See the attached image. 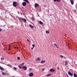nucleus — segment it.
I'll list each match as a JSON object with an SVG mask.
<instances>
[{"instance_id": "obj_3", "label": "nucleus", "mask_w": 77, "mask_h": 77, "mask_svg": "<svg viewBox=\"0 0 77 77\" xmlns=\"http://www.w3.org/2000/svg\"><path fill=\"white\" fill-rule=\"evenodd\" d=\"M26 4L27 3L26 2H23L22 3V5L23 6H26Z\"/></svg>"}, {"instance_id": "obj_19", "label": "nucleus", "mask_w": 77, "mask_h": 77, "mask_svg": "<svg viewBox=\"0 0 77 77\" xmlns=\"http://www.w3.org/2000/svg\"><path fill=\"white\" fill-rule=\"evenodd\" d=\"M8 49L9 50H11V45H9Z\"/></svg>"}, {"instance_id": "obj_5", "label": "nucleus", "mask_w": 77, "mask_h": 77, "mask_svg": "<svg viewBox=\"0 0 77 77\" xmlns=\"http://www.w3.org/2000/svg\"><path fill=\"white\" fill-rule=\"evenodd\" d=\"M50 72H54V71H55V69H53L52 68L50 69Z\"/></svg>"}, {"instance_id": "obj_39", "label": "nucleus", "mask_w": 77, "mask_h": 77, "mask_svg": "<svg viewBox=\"0 0 77 77\" xmlns=\"http://www.w3.org/2000/svg\"><path fill=\"white\" fill-rule=\"evenodd\" d=\"M14 48H17V47H14Z\"/></svg>"}, {"instance_id": "obj_22", "label": "nucleus", "mask_w": 77, "mask_h": 77, "mask_svg": "<svg viewBox=\"0 0 77 77\" xmlns=\"http://www.w3.org/2000/svg\"><path fill=\"white\" fill-rule=\"evenodd\" d=\"M2 74L3 75H6V73L4 72H2Z\"/></svg>"}, {"instance_id": "obj_34", "label": "nucleus", "mask_w": 77, "mask_h": 77, "mask_svg": "<svg viewBox=\"0 0 77 77\" xmlns=\"http://www.w3.org/2000/svg\"><path fill=\"white\" fill-rule=\"evenodd\" d=\"M66 75L67 76V77H69V76H68V74H66Z\"/></svg>"}, {"instance_id": "obj_29", "label": "nucleus", "mask_w": 77, "mask_h": 77, "mask_svg": "<svg viewBox=\"0 0 77 77\" xmlns=\"http://www.w3.org/2000/svg\"><path fill=\"white\" fill-rule=\"evenodd\" d=\"M17 59L18 60H20V58L19 57H17Z\"/></svg>"}, {"instance_id": "obj_30", "label": "nucleus", "mask_w": 77, "mask_h": 77, "mask_svg": "<svg viewBox=\"0 0 77 77\" xmlns=\"http://www.w3.org/2000/svg\"><path fill=\"white\" fill-rule=\"evenodd\" d=\"M21 65H20V66H19V67L20 69L22 68V67H21Z\"/></svg>"}, {"instance_id": "obj_25", "label": "nucleus", "mask_w": 77, "mask_h": 77, "mask_svg": "<svg viewBox=\"0 0 77 77\" xmlns=\"http://www.w3.org/2000/svg\"><path fill=\"white\" fill-rule=\"evenodd\" d=\"M13 69H14V70H17V68H16V67H14L13 68Z\"/></svg>"}, {"instance_id": "obj_12", "label": "nucleus", "mask_w": 77, "mask_h": 77, "mask_svg": "<svg viewBox=\"0 0 77 77\" xmlns=\"http://www.w3.org/2000/svg\"><path fill=\"white\" fill-rule=\"evenodd\" d=\"M70 2L72 5H74V1L73 0H70Z\"/></svg>"}, {"instance_id": "obj_10", "label": "nucleus", "mask_w": 77, "mask_h": 77, "mask_svg": "<svg viewBox=\"0 0 77 77\" xmlns=\"http://www.w3.org/2000/svg\"><path fill=\"white\" fill-rule=\"evenodd\" d=\"M29 26L30 28H34V26H32L31 24H29Z\"/></svg>"}, {"instance_id": "obj_33", "label": "nucleus", "mask_w": 77, "mask_h": 77, "mask_svg": "<svg viewBox=\"0 0 77 77\" xmlns=\"http://www.w3.org/2000/svg\"><path fill=\"white\" fill-rule=\"evenodd\" d=\"M42 71H44V70H45V69H44V68H43L42 69Z\"/></svg>"}, {"instance_id": "obj_21", "label": "nucleus", "mask_w": 77, "mask_h": 77, "mask_svg": "<svg viewBox=\"0 0 77 77\" xmlns=\"http://www.w3.org/2000/svg\"><path fill=\"white\" fill-rule=\"evenodd\" d=\"M54 45H55V46H56V47H57V48H58V46H57V45L54 43Z\"/></svg>"}, {"instance_id": "obj_18", "label": "nucleus", "mask_w": 77, "mask_h": 77, "mask_svg": "<svg viewBox=\"0 0 77 77\" xmlns=\"http://www.w3.org/2000/svg\"><path fill=\"white\" fill-rule=\"evenodd\" d=\"M32 47H33L32 48H31V50H33V48H34V47H35V45H34V44L32 45Z\"/></svg>"}, {"instance_id": "obj_35", "label": "nucleus", "mask_w": 77, "mask_h": 77, "mask_svg": "<svg viewBox=\"0 0 77 77\" xmlns=\"http://www.w3.org/2000/svg\"><path fill=\"white\" fill-rule=\"evenodd\" d=\"M2 29L1 28H0V32H2Z\"/></svg>"}, {"instance_id": "obj_6", "label": "nucleus", "mask_w": 77, "mask_h": 77, "mask_svg": "<svg viewBox=\"0 0 77 77\" xmlns=\"http://www.w3.org/2000/svg\"><path fill=\"white\" fill-rule=\"evenodd\" d=\"M22 68L24 70H27V67H26V66H23Z\"/></svg>"}, {"instance_id": "obj_41", "label": "nucleus", "mask_w": 77, "mask_h": 77, "mask_svg": "<svg viewBox=\"0 0 77 77\" xmlns=\"http://www.w3.org/2000/svg\"><path fill=\"white\" fill-rule=\"evenodd\" d=\"M22 8H23V7H22Z\"/></svg>"}, {"instance_id": "obj_7", "label": "nucleus", "mask_w": 77, "mask_h": 77, "mask_svg": "<svg viewBox=\"0 0 77 77\" xmlns=\"http://www.w3.org/2000/svg\"><path fill=\"white\" fill-rule=\"evenodd\" d=\"M35 8H37V7H39V4L36 3L35 4L34 6Z\"/></svg>"}, {"instance_id": "obj_2", "label": "nucleus", "mask_w": 77, "mask_h": 77, "mask_svg": "<svg viewBox=\"0 0 77 77\" xmlns=\"http://www.w3.org/2000/svg\"><path fill=\"white\" fill-rule=\"evenodd\" d=\"M13 5L14 7H16L17 6V2H14L13 3Z\"/></svg>"}, {"instance_id": "obj_4", "label": "nucleus", "mask_w": 77, "mask_h": 77, "mask_svg": "<svg viewBox=\"0 0 77 77\" xmlns=\"http://www.w3.org/2000/svg\"><path fill=\"white\" fill-rule=\"evenodd\" d=\"M68 74L70 76H72L73 75V73H72L70 72H68Z\"/></svg>"}, {"instance_id": "obj_40", "label": "nucleus", "mask_w": 77, "mask_h": 77, "mask_svg": "<svg viewBox=\"0 0 77 77\" xmlns=\"http://www.w3.org/2000/svg\"><path fill=\"white\" fill-rule=\"evenodd\" d=\"M17 48L18 49V47H17Z\"/></svg>"}, {"instance_id": "obj_1", "label": "nucleus", "mask_w": 77, "mask_h": 77, "mask_svg": "<svg viewBox=\"0 0 77 77\" xmlns=\"http://www.w3.org/2000/svg\"><path fill=\"white\" fill-rule=\"evenodd\" d=\"M18 19L19 20L20 22H23V23H26L27 20L24 18H22L21 17H18Z\"/></svg>"}, {"instance_id": "obj_17", "label": "nucleus", "mask_w": 77, "mask_h": 77, "mask_svg": "<svg viewBox=\"0 0 77 77\" xmlns=\"http://www.w3.org/2000/svg\"><path fill=\"white\" fill-rule=\"evenodd\" d=\"M73 75L74 77H77V75L75 73H74Z\"/></svg>"}, {"instance_id": "obj_38", "label": "nucleus", "mask_w": 77, "mask_h": 77, "mask_svg": "<svg viewBox=\"0 0 77 77\" xmlns=\"http://www.w3.org/2000/svg\"><path fill=\"white\" fill-rule=\"evenodd\" d=\"M31 69H30L29 70V71H30V70H31Z\"/></svg>"}, {"instance_id": "obj_15", "label": "nucleus", "mask_w": 77, "mask_h": 77, "mask_svg": "<svg viewBox=\"0 0 77 77\" xmlns=\"http://www.w3.org/2000/svg\"><path fill=\"white\" fill-rule=\"evenodd\" d=\"M38 22L40 24H41V25H42V24H43V22H42V21H39Z\"/></svg>"}, {"instance_id": "obj_27", "label": "nucleus", "mask_w": 77, "mask_h": 77, "mask_svg": "<svg viewBox=\"0 0 77 77\" xmlns=\"http://www.w3.org/2000/svg\"><path fill=\"white\" fill-rule=\"evenodd\" d=\"M7 65L8 66H10V67H12V66L11 65L8 64V65Z\"/></svg>"}, {"instance_id": "obj_11", "label": "nucleus", "mask_w": 77, "mask_h": 77, "mask_svg": "<svg viewBox=\"0 0 77 77\" xmlns=\"http://www.w3.org/2000/svg\"><path fill=\"white\" fill-rule=\"evenodd\" d=\"M45 60H42L41 61V63H45Z\"/></svg>"}, {"instance_id": "obj_37", "label": "nucleus", "mask_w": 77, "mask_h": 77, "mask_svg": "<svg viewBox=\"0 0 77 77\" xmlns=\"http://www.w3.org/2000/svg\"><path fill=\"white\" fill-rule=\"evenodd\" d=\"M27 41H28V42H29V40L27 39Z\"/></svg>"}, {"instance_id": "obj_31", "label": "nucleus", "mask_w": 77, "mask_h": 77, "mask_svg": "<svg viewBox=\"0 0 77 77\" xmlns=\"http://www.w3.org/2000/svg\"><path fill=\"white\" fill-rule=\"evenodd\" d=\"M46 33H49V31H46Z\"/></svg>"}, {"instance_id": "obj_28", "label": "nucleus", "mask_w": 77, "mask_h": 77, "mask_svg": "<svg viewBox=\"0 0 77 77\" xmlns=\"http://www.w3.org/2000/svg\"><path fill=\"white\" fill-rule=\"evenodd\" d=\"M4 58L3 57H1V60H4Z\"/></svg>"}, {"instance_id": "obj_9", "label": "nucleus", "mask_w": 77, "mask_h": 77, "mask_svg": "<svg viewBox=\"0 0 77 77\" xmlns=\"http://www.w3.org/2000/svg\"><path fill=\"white\" fill-rule=\"evenodd\" d=\"M33 75V73H31L30 74H29V76L30 77H32Z\"/></svg>"}, {"instance_id": "obj_24", "label": "nucleus", "mask_w": 77, "mask_h": 77, "mask_svg": "<svg viewBox=\"0 0 77 77\" xmlns=\"http://www.w3.org/2000/svg\"><path fill=\"white\" fill-rule=\"evenodd\" d=\"M24 63H22V64L21 65V66H23V65H24Z\"/></svg>"}, {"instance_id": "obj_13", "label": "nucleus", "mask_w": 77, "mask_h": 77, "mask_svg": "<svg viewBox=\"0 0 77 77\" xmlns=\"http://www.w3.org/2000/svg\"><path fill=\"white\" fill-rule=\"evenodd\" d=\"M0 69L2 71H3L4 70V68H3L2 67L0 66Z\"/></svg>"}, {"instance_id": "obj_8", "label": "nucleus", "mask_w": 77, "mask_h": 77, "mask_svg": "<svg viewBox=\"0 0 77 77\" xmlns=\"http://www.w3.org/2000/svg\"><path fill=\"white\" fill-rule=\"evenodd\" d=\"M68 62H69V61L68 60H67L65 61V65H67L68 64Z\"/></svg>"}, {"instance_id": "obj_20", "label": "nucleus", "mask_w": 77, "mask_h": 77, "mask_svg": "<svg viewBox=\"0 0 77 77\" xmlns=\"http://www.w3.org/2000/svg\"><path fill=\"white\" fill-rule=\"evenodd\" d=\"M41 60V59H40V58H39V57L37 58V59L36 60L37 61H38V60Z\"/></svg>"}, {"instance_id": "obj_14", "label": "nucleus", "mask_w": 77, "mask_h": 77, "mask_svg": "<svg viewBox=\"0 0 77 77\" xmlns=\"http://www.w3.org/2000/svg\"><path fill=\"white\" fill-rule=\"evenodd\" d=\"M54 2H60V0H54Z\"/></svg>"}, {"instance_id": "obj_32", "label": "nucleus", "mask_w": 77, "mask_h": 77, "mask_svg": "<svg viewBox=\"0 0 77 77\" xmlns=\"http://www.w3.org/2000/svg\"><path fill=\"white\" fill-rule=\"evenodd\" d=\"M31 19L33 21H34V18L33 17H32L31 18Z\"/></svg>"}, {"instance_id": "obj_36", "label": "nucleus", "mask_w": 77, "mask_h": 77, "mask_svg": "<svg viewBox=\"0 0 77 77\" xmlns=\"http://www.w3.org/2000/svg\"><path fill=\"white\" fill-rule=\"evenodd\" d=\"M57 69H58V70H59V67H58L57 68Z\"/></svg>"}, {"instance_id": "obj_23", "label": "nucleus", "mask_w": 77, "mask_h": 77, "mask_svg": "<svg viewBox=\"0 0 77 77\" xmlns=\"http://www.w3.org/2000/svg\"><path fill=\"white\" fill-rule=\"evenodd\" d=\"M50 75H51V74H48V75H47V77L50 76Z\"/></svg>"}, {"instance_id": "obj_16", "label": "nucleus", "mask_w": 77, "mask_h": 77, "mask_svg": "<svg viewBox=\"0 0 77 77\" xmlns=\"http://www.w3.org/2000/svg\"><path fill=\"white\" fill-rule=\"evenodd\" d=\"M24 2H26L28 4H29V1L27 0H23Z\"/></svg>"}, {"instance_id": "obj_26", "label": "nucleus", "mask_w": 77, "mask_h": 77, "mask_svg": "<svg viewBox=\"0 0 77 77\" xmlns=\"http://www.w3.org/2000/svg\"><path fill=\"white\" fill-rule=\"evenodd\" d=\"M60 57H62V58H63V56L62 55H60Z\"/></svg>"}]
</instances>
